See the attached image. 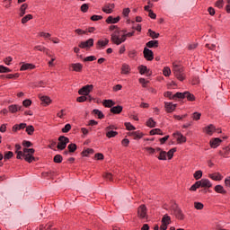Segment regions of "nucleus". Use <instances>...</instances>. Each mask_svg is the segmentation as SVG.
I'll use <instances>...</instances> for the list:
<instances>
[{"instance_id": "17", "label": "nucleus", "mask_w": 230, "mask_h": 230, "mask_svg": "<svg viewBox=\"0 0 230 230\" xmlns=\"http://www.w3.org/2000/svg\"><path fill=\"white\" fill-rule=\"evenodd\" d=\"M146 48L152 49V48H159V40H154L146 43Z\"/></svg>"}, {"instance_id": "39", "label": "nucleus", "mask_w": 230, "mask_h": 230, "mask_svg": "<svg viewBox=\"0 0 230 230\" xmlns=\"http://www.w3.org/2000/svg\"><path fill=\"white\" fill-rule=\"evenodd\" d=\"M93 113L98 116L99 119H103V118H105V115L103 114V112L98 109H94L93 111Z\"/></svg>"}, {"instance_id": "46", "label": "nucleus", "mask_w": 230, "mask_h": 230, "mask_svg": "<svg viewBox=\"0 0 230 230\" xmlns=\"http://www.w3.org/2000/svg\"><path fill=\"white\" fill-rule=\"evenodd\" d=\"M31 19H33L32 14H26L22 18V24H26V22H28V21H31Z\"/></svg>"}, {"instance_id": "63", "label": "nucleus", "mask_w": 230, "mask_h": 230, "mask_svg": "<svg viewBox=\"0 0 230 230\" xmlns=\"http://www.w3.org/2000/svg\"><path fill=\"white\" fill-rule=\"evenodd\" d=\"M90 19H91V21H94V22L102 21V19H103V16L93 14V15L91 16Z\"/></svg>"}, {"instance_id": "59", "label": "nucleus", "mask_w": 230, "mask_h": 230, "mask_svg": "<svg viewBox=\"0 0 230 230\" xmlns=\"http://www.w3.org/2000/svg\"><path fill=\"white\" fill-rule=\"evenodd\" d=\"M76 102L78 103H84V102H87V96L86 95H82L76 98Z\"/></svg>"}, {"instance_id": "24", "label": "nucleus", "mask_w": 230, "mask_h": 230, "mask_svg": "<svg viewBox=\"0 0 230 230\" xmlns=\"http://www.w3.org/2000/svg\"><path fill=\"white\" fill-rule=\"evenodd\" d=\"M103 107H106L108 109H112L116 105V102L111 99L104 100L102 102Z\"/></svg>"}, {"instance_id": "49", "label": "nucleus", "mask_w": 230, "mask_h": 230, "mask_svg": "<svg viewBox=\"0 0 230 230\" xmlns=\"http://www.w3.org/2000/svg\"><path fill=\"white\" fill-rule=\"evenodd\" d=\"M200 116H202L200 112L195 111L194 113H192L191 118L194 121H199V119H200Z\"/></svg>"}, {"instance_id": "12", "label": "nucleus", "mask_w": 230, "mask_h": 230, "mask_svg": "<svg viewBox=\"0 0 230 230\" xmlns=\"http://www.w3.org/2000/svg\"><path fill=\"white\" fill-rule=\"evenodd\" d=\"M69 67L72 68V71L75 73H82V70L84 69V65L81 63H72L69 65Z\"/></svg>"}, {"instance_id": "50", "label": "nucleus", "mask_w": 230, "mask_h": 230, "mask_svg": "<svg viewBox=\"0 0 230 230\" xmlns=\"http://www.w3.org/2000/svg\"><path fill=\"white\" fill-rule=\"evenodd\" d=\"M95 161H103L105 159V156L102 153H96L94 155Z\"/></svg>"}, {"instance_id": "53", "label": "nucleus", "mask_w": 230, "mask_h": 230, "mask_svg": "<svg viewBox=\"0 0 230 230\" xmlns=\"http://www.w3.org/2000/svg\"><path fill=\"white\" fill-rule=\"evenodd\" d=\"M80 10L83 13H87V12H89V4H83Z\"/></svg>"}, {"instance_id": "10", "label": "nucleus", "mask_w": 230, "mask_h": 230, "mask_svg": "<svg viewBox=\"0 0 230 230\" xmlns=\"http://www.w3.org/2000/svg\"><path fill=\"white\" fill-rule=\"evenodd\" d=\"M93 46H94V39L93 38L79 43V48H81V49H85V48H93Z\"/></svg>"}, {"instance_id": "20", "label": "nucleus", "mask_w": 230, "mask_h": 230, "mask_svg": "<svg viewBox=\"0 0 230 230\" xmlns=\"http://www.w3.org/2000/svg\"><path fill=\"white\" fill-rule=\"evenodd\" d=\"M205 132L208 136H213V132H217V128L215 127V125L210 124V125L205 127Z\"/></svg>"}, {"instance_id": "45", "label": "nucleus", "mask_w": 230, "mask_h": 230, "mask_svg": "<svg viewBox=\"0 0 230 230\" xmlns=\"http://www.w3.org/2000/svg\"><path fill=\"white\" fill-rule=\"evenodd\" d=\"M64 161V157L61 156V155H56L53 158V162L57 164H60Z\"/></svg>"}, {"instance_id": "14", "label": "nucleus", "mask_w": 230, "mask_h": 230, "mask_svg": "<svg viewBox=\"0 0 230 230\" xmlns=\"http://www.w3.org/2000/svg\"><path fill=\"white\" fill-rule=\"evenodd\" d=\"M165 111L170 114L177 109V104H173V102H164Z\"/></svg>"}, {"instance_id": "25", "label": "nucleus", "mask_w": 230, "mask_h": 230, "mask_svg": "<svg viewBox=\"0 0 230 230\" xmlns=\"http://www.w3.org/2000/svg\"><path fill=\"white\" fill-rule=\"evenodd\" d=\"M128 136H133L134 139H142L145 134H143V132L141 131H133V132H129Z\"/></svg>"}, {"instance_id": "61", "label": "nucleus", "mask_w": 230, "mask_h": 230, "mask_svg": "<svg viewBox=\"0 0 230 230\" xmlns=\"http://www.w3.org/2000/svg\"><path fill=\"white\" fill-rule=\"evenodd\" d=\"M194 208L195 209H204V204L201 202H194Z\"/></svg>"}, {"instance_id": "62", "label": "nucleus", "mask_w": 230, "mask_h": 230, "mask_svg": "<svg viewBox=\"0 0 230 230\" xmlns=\"http://www.w3.org/2000/svg\"><path fill=\"white\" fill-rule=\"evenodd\" d=\"M69 130H71V124H66V125L61 129V132H63V134H67V132H69Z\"/></svg>"}, {"instance_id": "1", "label": "nucleus", "mask_w": 230, "mask_h": 230, "mask_svg": "<svg viewBox=\"0 0 230 230\" xmlns=\"http://www.w3.org/2000/svg\"><path fill=\"white\" fill-rule=\"evenodd\" d=\"M172 73L175 78H177V80H179L180 82H184V80H186V74H184V66H182L181 65H177L173 63Z\"/></svg>"}, {"instance_id": "4", "label": "nucleus", "mask_w": 230, "mask_h": 230, "mask_svg": "<svg viewBox=\"0 0 230 230\" xmlns=\"http://www.w3.org/2000/svg\"><path fill=\"white\" fill-rule=\"evenodd\" d=\"M58 141L57 146L58 150H66V148L67 147V144L69 143V137L66 136H60L58 138Z\"/></svg>"}, {"instance_id": "43", "label": "nucleus", "mask_w": 230, "mask_h": 230, "mask_svg": "<svg viewBox=\"0 0 230 230\" xmlns=\"http://www.w3.org/2000/svg\"><path fill=\"white\" fill-rule=\"evenodd\" d=\"M21 74L19 73L6 75V78L8 80H17V78H19Z\"/></svg>"}, {"instance_id": "27", "label": "nucleus", "mask_w": 230, "mask_h": 230, "mask_svg": "<svg viewBox=\"0 0 230 230\" xmlns=\"http://www.w3.org/2000/svg\"><path fill=\"white\" fill-rule=\"evenodd\" d=\"M93 154H94V149H93V148L84 149L81 152L82 157H89V155H93Z\"/></svg>"}, {"instance_id": "51", "label": "nucleus", "mask_w": 230, "mask_h": 230, "mask_svg": "<svg viewBox=\"0 0 230 230\" xmlns=\"http://www.w3.org/2000/svg\"><path fill=\"white\" fill-rule=\"evenodd\" d=\"M194 179H196V181H199V179H202V171L199 170L196 171L193 174Z\"/></svg>"}, {"instance_id": "30", "label": "nucleus", "mask_w": 230, "mask_h": 230, "mask_svg": "<svg viewBox=\"0 0 230 230\" xmlns=\"http://www.w3.org/2000/svg\"><path fill=\"white\" fill-rule=\"evenodd\" d=\"M26 10H28V4H22L20 7V17H24L26 15Z\"/></svg>"}, {"instance_id": "16", "label": "nucleus", "mask_w": 230, "mask_h": 230, "mask_svg": "<svg viewBox=\"0 0 230 230\" xmlns=\"http://www.w3.org/2000/svg\"><path fill=\"white\" fill-rule=\"evenodd\" d=\"M35 65L31 64V63H23L21 67H20V71H28V69L31 70V69H35Z\"/></svg>"}, {"instance_id": "55", "label": "nucleus", "mask_w": 230, "mask_h": 230, "mask_svg": "<svg viewBox=\"0 0 230 230\" xmlns=\"http://www.w3.org/2000/svg\"><path fill=\"white\" fill-rule=\"evenodd\" d=\"M163 75L164 76H170V75H172V70L170 69V67L168 66L164 67Z\"/></svg>"}, {"instance_id": "58", "label": "nucleus", "mask_w": 230, "mask_h": 230, "mask_svg": "<svg viewBox=\"0 0 230 230\" xmlns=\"http://www.w3.org/2000/svg\"><path fill=\"white\" fill-rule=\"evenodd\" d=\"M139 84H141L142 87H146V84H150V81H146V79L141 77L138 79Z\"/></svg>"}, {"instance_id": "36", "label": "nucleus", "mask_w": 230, "mask_h": 230, "mask_svg": "<svg viewBox=\"0 0 230 230\" xmlns=\"http://www.w3.org/2000/svg\"><path fill=\"white\" fill-rule=\"evenodd\" d=\"M209 178L212 179V181H222V174H220V172H215L209 174Z\"/></svg>"}, {"instance_id": "34", "label": "nucleus", "mask_w": 230, "mask_h": 230, "mask_svg": "<svg viewBox=\"0 0 230 230\" xmlns=\"http://www.w3.org/2000/svg\"><path fill=\"white\" fill-rule=\"evenodd\" d=\"M8 111L11 112V114H15V112L19 111V105L17 104L9 105Z\"/></svg>"}, {"instance_id": "42", "label": "nucleus", "mask_w": 230, "mask_h": 230, "mask_svg": "<svg viewBox=\"0 0 230 230\" xmlns=\"http://www.w3.org/2000/svg\"><path fill=\"white\" fill-rule=\"evenodd\" d=\"M162 224H167L170 226V224H172V217L168 215H164L162 218Z\"/></svg>"}, {"instance_id": "26", "label": "nucleus", "mask_w": 230, "mask_h": 230, "mask_svg": "<svg viewBox=\"0 0 230 230\" xmlns=\"http://www.w3.org/2000/svg\"><path fill=\"white\" fill-rule=\"evenodd\" d=\"M24 128H26V123L15 124L13 127V132H17L18 130H24Z\"/></svg>"}, {"instance_id": "52", "label": "nucleus", "mask_w": 230, "mask_h": 230, "mask_svg": "<svg viewBox=\"0 0 230 230\" xmlns=\"http://www.w3.org/2000/svg\"><path fill=\"white\" fill-rule=\"evenodd\" d=\"M12 157H13V152L12 151H8L4 155V161H8L9 159H12Z\"/></svg>"}, {"instance_id": "21", "label": "nucleus", "mask_w": 230, "mask_h": 230, "mask_svg": "<svg viewBox=\"0 0 230 230\" xmlns=\"http://www.w3.org/2000/svg\"><path fill=\"white\" fill-rule=\"evenodd\" d=\"M121 20V17L117 16L113 18L112 16H108L106 19V23L107 24H118V22Z\"/></svg>"}, {"instance_id": "32", "label": "nucleus", "mask_w": 230, "mask_h": 230, "mask_svg": "<svg viewBox=\"0 0 230 230\" xmlns=\"http://www.w3.org/2000/svg\"><path fill=\"white\" fill-rule=\"evenodd\" d=\"M25 132H27L28 136H33L34 132H35V127H33V125H27L25 127Z\"/></svg>"}, {"instance_id": "47", "label": "nucleus", "mask_w": 230, "mask_h": 230, "mask_svg": "<svg viewBox=\"0 0 230 230\" xmlns=\"http://www.w3.org/2000/svg\"><path fill=\"white\" fill-rule=\"evenodd\" d=\"M103 179H105L106 181H110V182H112L114 181V179L112 178V173L111 172H105L102 175Z\"/></svg>"}, {"instance_id": "15", "label": "nucleus", "mask_w": 230, "mask_h": 230, "mask_svg": "<svg viewBox=\"0 0 230 230\" xmlns=\"http://www.w3.org/2000/svg\"><path fill=\"white\" fill-rule=\"evenodd\" d=\"M172 136H173L174 137H175V136H178L177 143H178L179 145H182V143H186V141H187L186 137H184V135H182V133H181V132L173 133Z\"/></svg>"}, {"instance_id": "8", "label": "nucleus", "mask_w": 230, "mask_h": 230, "mask_svg": "<svg viewBox=\"0 0 230 230\" xmlns=\"http://www.w3.org/2000/svg\"><path fill=\"white\" fill-rule=\"evenodd\" d=\"M143 55L144 58H146L147 62H152V60H154V51L146 47L144 48Z\"/></svg>"}, {"instance_id": "40", "label": "nucleus", "mask_w": 230, "mask_h": 230, "mask_svg": "<svg viewBox=\"0 0 230 230\" xmlns=\"http://www.w3.org/2000/svg\"><path fill=\"white\" fill-rule=\"evenodd\" d=\"M185 98H187L188 102H195V95L190 92H185Z\"/></svg>"}, {"instance_id": "5", "label": "nucleus", "mask_w": 230, "mask_h": 230, "mask_svg": "<svg viewBox=\"0 0 230 230\" xmlns=\"http://www.w3.org/2000/svg\"><path fill=\"white\" fill-rule=\"evenodd\" d=\"M94 85L86 84L78 90V94H80L81 96H89V94L92 93Z\"/></svg>"}, {"instance_id": "38", "label": "nucleus", "mask_w": 230, "mask_h": 230, "mask_svg": "<svg viewBox=\"0 0 230 230\" xmlns=\"http://www.w3.org/2000/svg\"><path fill=\"white\" fill-rule=\"evenodd\" d=\"M172 98H174V100H177V98H179L180 100H184V98H186V92H177L175 94L172 95Z\"/></svg>"}, {"instance_id": "48", "label": "nucleus", "mask_w": 230, "mask_h": 230, "mask_svg": "<svg viewBox=\"0 0 230 230\" xmlns=\"http://www.w3.org/2000/svg\"><path fill=\"white\" fill-rule=\"evenodd\" d=\"M118 136V131L111 130L106 133V137L111 139V137H116Z\"/></svg>"}, {"instance_id": "37", "label": "nucleus", "mask_w": 230, "mask_h": 230, "mask_svg": "<svg viewBox=\"0 0 230 230\" xmlns=\"http://www.w3.org/2000/svg\"><path fill=\"white\" fill-rule=\"evenodd\" d=\"M24 161H26V163H33V161H35V156L30 153H27L24 155Z\"/></svg>"}, {"instance_id": "22", "label": "nucleus", "mask_w": 230, "mask_h": 230, "mask_svg": "<svg viewBox=\"0 0 230 230\" xmlns=\"http://www.w3.org/2000/svg\"><path fill=\"white\" fill-rule=\"evenodd\" d=\"M109 45V39H105L104 40H99L96 43L97 49H101V48H105V46Z\"/></svg>"}, {"instance_id": "3", "label": "nucleus", "mask_w": 230, "mask_h": 230, "mask_svg": "<svg viewBox=\"0 0 230 230\" xmlns=\"http://www.w3.org/2000/svg\"><path fill=\"white\" fill-rule=\"evenodd\" d=\"M213 183L209 181L208 179H201L200 181H196L190 188V191H195L199 188H212Z\"/></svg>"}, {"instance_id": "11", "label": "nucleus", "mask_w": 230, "mask_h": 230, "mask_svg": "<svg viewBox=\"0 0 230 230\" xmlns=\"http://www.w3.org/2000/svg\"><path fill=\"white\" fill-rule=\"evenodd\" d=\"M137 70L140 75H146V76H152V71L148 69L146 66H144V65L138 66Z\"/></svg>"}, {"instance_id": "41", "label": "nucleus", "mask_w": 230, "mask_h": 230, "mask_svg": "<svg viewBox=\"0 0 230 230\" xmlns=\"http://www.w3.org/2000/svg\"><path fill=\"white\" fill-rule=\"evenodd\" d=\"M148 35L151 37V39H159L160 34H159V32H155V31L149 29Z\"/></svg>"}, {"instance_id": "57", "label": "nucleus", "mask_w": 230, "mask_h": 230, "mask_svg": "<svg viewBox=\"0 0 230 230\" xmlns=\"http://www.w3.org/2000/svg\"><path fill=\"white\" fill-rule=\"evenodd\" d=\"M158 159L159 161H166V151H161Z\"/></svg>"}, {"instance_id": "19", "label": "nucleus", "mask_w": 230, "mask_h": 230, "mask_svg": "<svg viewBox=\"0 0 230 230\" xmlns=\"http://www.w3.org/2000/svg\"><path fill=\"white\" fill-rule=\"evenodd\" d=\"M110 111L111 112V114H121V112H123V106H113L111 108Z\"/></svg>"}, {"instance_id": "31", "label": "nucleus", "mask_w": 230, "mask_h": 230, "mask_svg": "<svg viewBox=\"0 0 230 230\" xmlns=\"http://www.w3.org/2000/svg\"><path fill=\"white\" fill-rule=\"evenodd\" d=\"M146 127H149V128H155V127L157 125V122L154 120L153 118H149L146 122Z\"/></svg>"}, {"instance_id": "2", "label": "nucleus", "mask_w": 230, "mask_h": 230, "mask_svg": "<svg viewBox=\"0 0 230 230\" xmlns=\"http://www.w3.org/2000/svg\"><path fill=\"white\" fill-rule=\"evenodd\" d=\"M119 33H121V30H117L111 35V40L116 46H119V44H123L127 40V33L123 34L121 38H119Z\"/></svg>"}, {"instance_id": "64", "label": "nucleus", "mask_w": 230, "mask_h": 230, "mask_svg": "<svg viewBox=\"0 0 230 230\" xmlns=\"http://www.w3.org/2000/svg\"><path fill=\"white\" fill-rule=\"evenodd\" d=\"M31 100H30V99H26V100H24L23 102H22V105H23V107H26V108H28V107H31Z\"/></svg>"}, {"instance_id": "54", "label": "nucleus", "mask_w": 230, "mask_h": 230, "mask_svg": "<svg viewBox=\"0 0 230 230\" xmlns=\"http://www.w3.org/2000/svg\"><path fill=\"white\" fill-rule=\"evenodd\" d=\"M128 57L129 58H136V57H137V51H136V49L129 50L128 53Z\"/></svg>"}, {"instance_id": "6", "label": "nucleus", "mask_w": 230, "mask_h": 230, "mask_svg": "<svg viewBox=\"0 0 230 230\" xmlns=\"http://www.w3.org/2000/svg\"><path fill=\"white\" fill-rule=\"evenodd\" d=\"M173 215L178 220H184V214L182 213V210L181 208H179V205L175 204L174 207H172Z\"/></svg>"}, {"instance_id": "13", "label": "nucleus", "mask_w": 230, "mask_h": 230, "mask_svg": "<svg viewBox=\"0 0 230 230\" xmlns=\"http://www.w3.org/2000/svg\"><path fill=\"white\" fill-rule=\"evenodd\" d=\"M114 8H116V4H106L102 8V11L104 12V13H112V12H114Z\"/></svg>"}, {"instance_id": "28", "label": "nucleus", "mask_w": 230, "mask_h": 230, "mask_svg": "<svg viewBox=\"0 0 230 230\" xmlns=\"http://www.w3.org/2000/svg\"><path fill=\"white\" fill-rule=\"evenodd\" d=\"M230 153V146L223 147L222 150L219 151V155L222 157H227V155Z\"/></svg>"}, {"instance_id": "18", "label": "nucleus", "mask_w": 230, "mask_h": 230, "mask_svg": "<svg viewBox=\"0 0 230 230\" xmlns=\"http://www.w3.org/2000/svg\"><path fill=\"white\" fill-rule=\"evenodd\" d=\"M220 143H222V139L216 137L210 140L209 145L211 148H217V146H220Z\"/></svg>"}, {"instance_id": "33", "label": "nucleus", "mask_w": 230, "mask_h": 230, "mask_svg": "<svg viewBox=\"0 0 230 230\" xmlns=\"http://www.w3.org/2000/svg\"><path fill=\"white\" fill-rule=\"evenodd\" d=\"M149 135L150 136H155V135L164 136V133H163V130H161V128H154L150 130Z\"/></svg>"}, {"instance_id": "23", "label": "nucleus", "mask_w": 230, "mask_h": 230, "mask_svg": "<svg viewBox=\"0 0 230 230\" xmlns=\"http://www.w3.org/2000/svg\"><path fill=\"white\" fill-rule=\"evenodd\" d=\"M216 193H220L221 195H227V190L224 189L222 185H216L214 188Z\"/></svg>"}, {"instance_id": "7", "label": "nucleus", "mask_w": 230, "mask_h": 230, "mask_svg": "<svg viewBox=\"0 0 230 230\" xmlns=\"http://www.w3.org/2000/svg\"><path fill=\"white\" fill-rule=\"evenodd\" d=\"M39 99L40 100L43 107H49V105L53 103V100H51V97L48 95H39Z\"/></svg>"}, {"instance_id": "44", "label": "nucleus", "mask_w": 230, "mask_h": 230, "mask_svg": "<svg viewBox=\"0 0 230 230\" xmlns=\"http://www.w3.org/2000/svg\"><path fill=\"white\" fill-rule=\"evenodd\" d=\"M177 152V147H173L172 149H170L167 153L166 155L168 157L169 160L173 159V153Z\"/></svg>"}, {"instance_id": "29", "label": "nucleus", "mask_w": 230, "mask_h": 230, "mask_svg": "<svg viewBox=\"0 0 230 230\" xmlns=\"http://www.w3.org/2000/svg\"><path fill=\"white\" fill-rule=\"evenodd\" d=\"M121 75H130V66L123 64L121 66Z\"/></svg>"}, {"instance_id": "9", "label": "nucleus", "mask_w": 230, "mask_h": 230, "mask_svg": "<svg viewBox=\"0 0 230 230\" xmlns=\"http://www.w3.org/2000/svg\"><path fill=\"white\" fill-rule=\"evenodd\" d=\"M146 205H140L137 208V217L141 220L145 219L146 217Z\"/></svg>"}, {"instance_id": "35", "label": "nucleus", "mask_w": 230, "mask_h": 230, "mask_svg": "<svg viewBox=\"0 0 230 230\" xmlns=\"http://www.w3.org/2000/svg\"><path fill=\"white\" fill-rule=\"evenodd\" d=\"M78 148V146L75 143H71L68 145L67 149L70 154H75Z\"/></svg>"}, {"instance_id": "60", "label": "nucleus", "mask_w": 230, "mask_h": 230, "mask_svg": "<svg viewBox=\"0 0 230 230\" xmlns=\"http://www.w3.org/2000/svg\"><path fill=\"white\" fill-rule=\"evenodd\" d=\"M124 125L128 130H136V127H134L130 122H125Z\"/></svg>"}, {"instance_id": "56", "label": "nucleus", "mask_w": 230, "mask_h": 230, "mask_svg": "<svg viewBox=\"0 0 230 230\" xmlns=\"http://www.w3.org/2000/svg\"><path fill=\"white\" fill-rule=\"evenodd\" d=\"M0 73H12V69L3 65H0Z\"/></svg>"}]
</instances>
